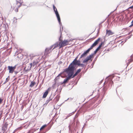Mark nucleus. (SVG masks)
<instances>
[{
  "mask_svg": "<svg viewBox=\"0 0 133 133\" xmlns=\"http://www.w3.org/2000/svg\"><path fill=\"white\" fill-rule=\"evenodd\" d=\"M114 77V74H112L109 75L108 76L106 77L105 79V81L104 83V84L105 83L107 84L108 86H105L103 87L102 89L103 91H106L107 90L108 86H110L112 87L113 86V82L112 81L113 78Z\"/></svg>",
  "mask_w": 133,
  "mask_h": 133,
  "instance_id": "1",
  "label": "nucleus"
},
{
  "mask_svg": "<svg viewBox=\"0 0 133 133\" xmlns=\"http://www.w3.org/2000/svg\"><path fill=\"white\" fill-rule=\"evenodd\" d=\"M75 70L74 67L72 66L71 67L68 66V68L64 69L63 72H65L68 74V77H67L66 78L68 81L75 77H73Z\"/></svg>",
  "mask_w": 133,
  "mask_h": 133,
  "instance_id": "2",
  "label": "nucleus"
},
{
  "mask_svg": "<svg viewBox=\"0 0 133 133\" xmlns=\"http://www.w3.org/2000/svg\"><path fill=\"white\" fill-rule=\"evenodd\" d=\"M75 70L74 67L72 66L71 67L68 66V68L64 69L63 72H65L68 74V77H67L66 78L68 81L75 77H73Z\"/></svg>",
  "mask_w": 133,
  "mask_h": 133,
  "instance_id": "3",
  "label": "nucleus"
},
{
  "mask_svg": "<svg viewBox=\"0 0 133 133\" xmlns=\"http://www.w3.org/2000/svg\"><path fill=\"white\" fill-rule=\"evenodd\" d=\"M60 31L61 32V35L59 38V42L58 43L59 48L66 45V43L68 42V41L67 40H65L63 41H62V38H61L62 33L61 32V31Z\"/></svg>",
  "mask_w": 133,
  "mask_h": 133,
  "instance_id": "4",
  "label": "nucleus"
},
{
  "mask_svg": "<svg viewBox=\"0 0 133 133\" xmlns=\"http://www.w3.org/2000/svg\"><path fill=\"white\" fill-rule=\"evenodd\" d=\"M16 67V65H15L14 66H8L7 67V70L9 71V73L12 74L14 71Z\"/></svg>",
  "mask_w": 133,
  "mask_h": 133,
  "instance_id": "5",
  "label": "nucleus"
},
{
  "mask_svg": "<svg viewBox=\"0 0 133 133\" xmlns=\"http://www.w3.org/2000/svg\"><path fill=\"white\" fill-rule=\"evenodd\" d=\"M54 12L55 13V14L56 15V16L57 18V20L58 21V22L60 25V31H61V25H62V24L61 22V18H60L59 15V14L58 12V11H56L55 12Z\"/></svg>",
  "mask_w": 133,
  "mask_h": 133,
  "instance_id": "6",
  "label": "nucleus"
},
{
  "mask_svg": "<svg viewBox=\"0 0 133 133\" xmlns=\"http://www.w3.org/2000/svg\"><path fill=\"white\" fill-rule=\"evenodd\" d=\"M130 58L126 60L127 66H128L131 62L133 61V54L130 56Z\"/></svg>",
  "mask_w": 133,
  "mask_h": 133,
  "instance_id": "7",
  "label": "nucleus"
},
{
  "mask_svg": "<svg viewBox=\"0 0 133 133\" xmlns=\"http://www.w3.org/2000/svg\"><path fill=\"white\" fill-rule=\"evenodd\" d=\"M81 60L80 59H78V60H77V61H76V62L72 64V65L71 66H73L75 70H76V68H75L76 66V65H78L79 64H80L81 63Z\"/></svg>",
  "mask_w": 133,
  "mask_h": 133,
  "instance_id": "8",
  "label": "nucleus"
},
{
  "mask_svg": "<svg viewBox=\"0 0 133 133\" xmlns=\"http://www.w3.org/2000/svg\"><path fill=\"white\" fill-rule=\"evenodd\" d=\"M104 41L102 42L101 43H100L98 46L96 50L94 51V54H96L97 51H98L101 48V47H102V45L103 44H104Z\"/></svg>",
  "mask_w": 133,
  "mask_h": 133,
  "instance_id": "9",
  "label": "nucleus"
},
{
  "mask_svg": "<svg viewBox=\"0 0 133 133\" xmlns=\"http://www.w3.org/2000/svg\"><path fill=\"white\" fill-rule=\"evenodd\" d=\"M114 34V33L112 32L111 30L108 29L106 30V35H107V36H108L110 35H112Z\"/></svg>",
  "mask_w": 133,
  "mask_h": 133,
  "instance_id": "10",
  "label": "nucleus"
},
{
  "mask_svg": "<svg viewBox=\"0 0 133 133\" xmlns=\"http://www.w3.org/2000/svg\"><path fill=\"white\" fill-rule=\"evenodd\" d=\"M88 53L85 50L84 51L83 53L81 55L79 59L83 58L85 57L88 55Z\"/></svg>",
  "mask_w": 133,
  "mask_h": 133,
  "instance_id": "11",
  "label": "nucleus"
},
{
  "mask_svg": "<svg viewBox=\"0 0 133 133\" xmlns=\"http://www.w3.org/2000/svg\"><path fill=\"white\" fill-rule=\"evenodd\" d=\"M49 49V48H46L44 53L45 55H47L51 52V50L50 49Z\"/></svg>",
  "mask_w": 133,
  "mask_h": 133,
  "instance_id": "12",
  "label": "nucleus"
},
{
  "mask_svg": "<svg viewBox=\"0 0 133 133\" xmlns=\"http://www.w3.org/2000/svg\"><path fill=\"white\" fill-rule=\"evenodd\" d=\"M80 54V53H79V54L75 58V59L73 60V61L70 64L69 66L70 67H71L70 66L72 65V64H73L74 63L76 62V61H77V59L78 58V57Z\"/></svg>",
  "mask_w": 133,
  "mask_h": 133,
  "instance_id": "13",
  "label": "nucleus"
},
{
  "mask_svg": "<svg viewBox=\"0 0 133 133\" xmlns=\"http://www.w3.org/2000/svg\"><path fill=\"white\" fill-rule=\"evenodd\" d=\"M48 90H47L45 91L44 92L43 94L42 98H45L47 96V95L48 94Z\"/></svg>",
  "mask_w": 133,
  "mask_h": 133,
  "instance_id": "14",
  "label": "nucleus"
},
{
  "mask_svg": "<svg viewBox=\"0 0 133 133\" xmlns=\"http://www.w3.org/2000/svg\"><path fill=\"white\" fill-rule=\"evenodd\" d=\"M81 71V69H77L75 73L74 74L73 77H75L77 76Z\"/></svg>",
  "mask_w": 133,
  "mask_h": 133,
  "instance_id": "15",
  "label": "nucleus"
},
{
  "mask_svg": "<svg viewBox=\"0 0 133 133\" xmlns=\"http://www.w3.org/2000/svg\"><path fill=\"white\" fill-rule=\"evenodd\" d=\"M21 0H16L17 4L18 3L20 4V5L18 6V8L20 7L22 5V2H21Z\"/></svg>",
  "mask_w": 133,
  "mask_h": 133,
  "instance_id": "16",
  "label": "nucleus"
},
{
  "mask_svg": "<svg viewBox=\"0 0 133 133\" xmlns=\"http://www.w3.org/2000/svg\"><path fill=\"white\" fill-rule=\"evenodd\" d=\"M95 54H94V52L92 54H91L89 56H88L87 57V58L89 60H90L91 59V58H93L94 57L93 55H95Z\"/></svg>",
  "mask_w": 133,
  "mask_h": 133,
  "instance_id": "17",
  "label": "nucleus"
},
{
  "mask_svg": "<svg viewBox=\"0 0 133 133\" xmlns=\"http://www.w3.org/2000/svg\"><path fill=\"white\" fill-rule=\"evenodd\" d=\"M92 105V104L91 103L88 104H86L83 106V108H89L90 106Z\"/></svg>",
  "mask_w": 133,
  "mask_h": 133,
  "instance_id": "18",
  "label": "nucleus"
},
{
  "mask_svg": "<svg viewBox=\"0 0 133 133\" xmlns=\"http://www.w3.org/2000/svg\"><path fill=\"white\" fill-rule=\"evenodd\" d=\"M60 97V96L58 94L57 95V96L55 97V98L54 100H56L55 101L56 102V103L59 101Z\"/></svg>",
  "mask_w": 133,
  "mask_h": 133,
  "instance_id": "19",
  "label": "nucleus"
},
{
  "mask_svg": "<svg viewBox=\"0 0 133 133\" xmlns=\"http://www.w3.org/2000/svg\"><path fill=\"white\" fill-rule=\"evenodd\" d=\"M53 45V48L52 49H54L56 48L57 47H58L59 46L58 44V42H56L55 44Z\"/></svg>",
  "mask_w": 133,
  "mask_h": 133,
  "instance_id": "20",
  "label": "nucleus"
},
{
  "mask_svg": "<svg viewBox=\"0 0 133 133\" xmlns=\"http://www.w3.org/2000/svg\"><path fill=\"white\" fill-rule=\"evenodd\" d=\"M51 96H50L49 97V99L46 101L44 105H46L47 104L50 102V101L52 99V98H51Z\"/></svg>",
  "mask_w": 133,
  "mask_h": 133,
  "instance_id": "21",
  "label": "nucleus"
},
{
  "mask_svg": "<svg viewBox=\"0 0 133 133\" xmlns=\"http://www.w3.org/2000/svg\"><path fill=\"white\" fill-rule=\"evenodd\" d=\"M97 56L94 59L92 63L91 64V65L92 66V67H91V68H92L93 67V65H94L95 61H96V60L97 59Z\"/></svg>",
  "mask_w": 133,
  "mask_h": 133,
  "instance_id": "22",
  "label": "nucleus"
},
{
  "mask_svg": "<svg viewBox=\"0 0 133 133\" xmlns=\"http://www.w3.org/2000/svg\"><path fill=\"white\" fill-rule=\"evenodd\" d=\"M35 83V82H34L33 81H31V82L29 86L31 87H32L34 86Z\"/></svg>",
  "mask_w": 133,
  "mask_h": 133,
  "instance_id": "23",
  "label": "nucleus"
},
{
  "mask_svg": "<svg viewBox=\"0 0 133 133\" xmlns=\"http://www.w3.org/2000/svg\"><path fill=\"white\" fill-rule=\"evenodd\" d=\"M89 60L86 57L83 61V63H87L88 62Z\"/></svg>",
  "mask_w": 133,
  "mask_h": 133,
  "instance_id": "24",
  "label": "nucleus"
},
{
  "mask_svg": "<svg viewBox=\"0 0 133 133\" xmlns=\"http://www.w3.org/2000/svg\"><path fill=\"white\" fill-rule=\"evenodd\" d=\"M132 36V34H131V35H130V36L127 37L126 38V39H125L124 40V43H125V42H126L130 38L131 36Z\"/></svg>",
  "mask_w": 133,
  "mask_h": 133,
  "instance_id": "25",
  "label": "nucleus"
},
{
  "mask_svg": "<svg viewBox=\"0 0 133 133\" xmlns=\"http://www.w3.org/2000/svg\"><path fill=\"white\" fill-rule=\"evenodd\" d=\"M69 81L66 78L65 79H64L63 81V83H64V84H65L66 83L68 82Z\"/></svg>",
  "mask_w": 133,
  "mask_h": 133,
  "instance_id": "26",
  "label": "nucleus"
},
{
  "mask_svg": "<svg viewBox=\"0 0 133 133\" xmlns=\"http://www.w3.org/2000/svg\"><path fill=\"white\" fill-rule=\"evenodd\" d=\"M46 124H45L43 126H42L40 128V130H41L42 129H44L45 128L46 126Z\"/></svg>",
  "mask_w": 133,
  "mask_h": 133,
  "instance_id": "27",
  "label": "nucleus"
},
{
  "mask_svg": "<svg viewBox=\"0 0 133 133\" xmlns=\"http://www.w3.org/2000/svg\"><path fill=\"white\" fill-rule=\"evenodd\" d=\"M97 44L95 42L91 45V46L93 48L96 46Z\"/></svg>",
  "mask_w": 133,
  "mask_h": 133,
  "instance_id": "28",
  "label": "nucleus"
},
{
  "mask_svg": "<svg viewBox=\"0 0 133 133\" xmlns=\"http://www.w3.org/2000/svg\"><path fill=\"white\" fill-rule=\"evenodd\" d=\"M85 65L83 63H80L78 65L79 66H81L83 68L85 66Z\"/></svg>",
  "mask_w": 133,
  "mask_h": 133,
  "instance_id": "29",
  "label": "nucleus"
},
{
  "mask_svg": "<svg viewBox=\"0 0 133 133\" xmlns=\"http://www.w3.org/2000/svg\"><path fill=\"white\" fill-rule=\"evenodd\" d=\"M105 91H104L103 90L102 93H103V96L102 97V98L101 99V101H99L100 102L99 103H100L101 102V101L102 100V99H103V97L104 96V95H105Z\"/></svg>",
  "mask_w": 133,
  "mask_h": 133,
  "instance_id": "30",
  "label": "nucleus"
},
{
  "mask_svg": "<svg viewBox=\"0 0 133 133\" xmlns=\"http://www.w3.org/2000/svg\"><path fill=\"white\" fill-rule=\"evenodd\" d=\"M38 63L37 62L36 60L35 61H34L33 62V66H35Z\"/></svg>",
  "mask_w": 133,
  "mask_h": 133,
  "instance_id": "31",
  "label": "nucleus"
},
{
  "mask_svg": "<svg viewBox=\"0 0 133 133\" xmlns=\"http://www.w3.org/2000/svg\"><path fill=\"white\" fill-rule=\"evenodd\" d=\"M93 48L91 46L90 48H88L87 50L86 51L89 53L90 50L92 49Z\"/></svg>",
  "mask_w": 133,
  "mask_h": 133,
  "instance_id": "32",
  "label": "nucleus"
},
{
  "mask_svg": "<svg viewBox=\"0 0 133 133\" xmlns=\"http://www.w3.org/2000/svg\"><path fill=\"white\" fill-rule=\"evenodd\" d=\"M53 9L54 12L57 11V8L54 5H53Z\"/></svg>",
  "mask_w": 133,
  "mask_h": 133,
  "instance_id": "33",
  "label": "nucleus"
},
{
  "mask_svg": "<svg viewBox=\"0 0 133 133\" xmlns=\"http://www.w3.org/2000/svg\"><path fill=\"white\" fill-rule=\"evenodd\" d=\"M3 98L0 97V105L3 103Z\"/></svg>",
  "mask_w": 133,
  "mask_h": 133,
  "instance_id": "34",
  "label": "nucleus"
},
{
  "mask_svg": "<svg viewBox=\"0 0 133 133\" xmlns=\"http://www.w3.org/2000/svg\"><path fill=\"white\" fill-rule=\"evenodd\" d=\"M100 38H98V39L96 40L95 41L98 44V43L100 41Z\"/></svg>",
  "mask_w": 133,
  "mask_h": 133,
  "instance_id": "35",
  "label": "nucleus"
},
{
  "mask_svg": "<svg viewBox=\"0 0 133 133\" xmlns=\"http://www.w3.org/2000/svg\"><path fill=\"white\" fill-rule=\"evenodd\" d=\"M100 38H98V39L96 40L95 41L98 44V43L100 41Z\"/></svg>",
  "mask_w": 133,
  "mask_h": 133,
  "instance_id": "36",
  "label": "nucleus"
},
{
  "mask_svg": "<svg viewBox=\"0 0 133 133\" xmlns=\"http://www.w3.org/2000/svg\"><path fill=\"white\" fill-rule=\"evenodd\" d=\"M19 72V70H14V74H15V75H16Z\"/></svg>",
  "mask_w": 133,
  "mask_h": 133,
  "instance_id": "37",
  "label": "nucleus"
},
{
  "mask_svg": "<svg viewBox=\"0 0 133 133\" xmlns=\"http://www.w3.org/2000/svg\"><path fill=\"white\" fill-rule=\"evenodd\" d=\"M59 77H58V76H57L55 79H54V81L55 82V84L56 83V81L58 79H59Z\"/></svg>",
  "mask_w": 133,
  "mask_h": 133,
  "instance_id": "38",
  "label": "nucleus"
},
{
  "mask_svg": "<svg viewBox=\"0 0 133 133\" xmlns=\"http://www.w3.org/2000/svg\"><path fill=\"white\" fill-rule=\"evenodd\" d=\"M14 20L13 21V22L14 23H16L17 22L16 20L17 19L16 18V17H14Z\"/></svg>",
  "mask_w": 133,
  "mask_h": 133,
  "instance_id": "39",
  "label": "nucleus"
},
{
  "mask_svg": "<svg viewBox=\"0 0 133 133\" xmlns=\"http://www.w3.org/2000/svg\"><path fill=\"white\" fill-rule=\"evenodd\" d=\"M8 78H6V80L5 82L3 83V84H5L9 80L8 79Z\"/></svg>",
  "mask_w": 133,
  "mask_h": 133,
  "instance_id": "40",
  "label": "nucleus"
},
{
  "mask_svg": "<svg viewBox=\"0 0 133 133\" xmlns=\"http://www.w3.org/2000/svg\"><path fill=\"white\" fill-rule=\"evenodd\" d=\"M78 115H79V114H78V113H77L76 114V115L75 117L74 118V120L75 119V118L77 117L78 116Z\"/></svg>",
  "mask_w": 133,
  "mask_h": 133,
  "instance_id": "41",
  "label": "nucleus"
},
{
  "mask_svg": "<svg viewBox=\"0 0 133 133\" xmlns=\"http://www.w3.org/2000/svg\"><path fill=\"white\" fill-rule=\"evenodd\" d=\"M64 72H63V71L62 72H61L57 76L58 77H59V76H61V74H62Z\"/></svg>",
  "mask_w": 133,
  "mask_h": 133,
  "instance_id": "42",
  "label": "nucleus"
},
{
  "mask_svg": "<svg viewBox=\"0 0 133 133\" xmlns=\"http://www.w3.org/2000/svg\"><path fill=\"white\" fill-rule=\"evenodd\" d=\"M20 52H19L18 51H16V52L15 53V55H18V54H19V53H20Z\"/></svg>",
  "mask_w": 133,
  "mask_h": 133,
  "instance_id": "43",
  "label": "nucleus"
},
{
  "mask_svg": "<svg viewBox=\"0 0 133 133\" xmlns=\"http://www.w3.org/2000/svg\"><path fill=\"white\" fill-rule=\"evenodd\" d=\"M53 47V45H52L49 48V49H50L51 50V49Z\"/></svg>",
  "mask_w": 133,
  "mask_h": 133,
  "instance_id": "44",
  "label": "nucleus"
},
{
  "mask_svg": "<svg viewBox=\"0 0 133 133\" xmlns=\"http://www.w3.org/2000/svg\"><path fill=\"white\" fill-rule=\"evenodd\" d=\"M34 3H35L34 2H32L31 3H32V4H34ZM30 4H31V3L29 4V6H27V7H29L31 6H32L31 5H30Z\"/></svg>",
  "mask_w": 133,
  "mask_h": 133,
  "instance_id": "45",
  "label": "nucleus"
},
{
  "mask_svg": "<svg viewBox=\"0 0 133 133\" xmlns=\"http://www.w3.org/2000/svg\"><path fill=\"white\" fill-rule=\"evenodd\" d=\"M30 66H31V67H32V66H33V63H31L30 64Z\"/></svg>",
  "mask_w": 133,
  "mask_h": 133,
  "instance_id": "46",
  "label": "nucleus"
},
{
  "mask_svg": "<svg viewBox=\"0 0 133 133\" xmlns=\"http://www.w3.org/2000/svg\"><path fill=\"white\" fill-rule=\"evenodd\" d=\"M101 23L99 24V28H98V31H99V29L100 28V26H101Z\"/></svg>",
  "mask_w": 133,
  "mask_h": 133,
  "instance_id": "47",
  "label": "nucleus"
},
{
  "mask_svg": "<svg viewBox=\"0 0 133 133\" xmlns=\"http://www.w3.org/2000/svg\"><path fill=\"white\" fill-rule=\"evenodd\" d=\"M133 8V5H132V6L130 7L129 8V9H132Z\"/></svg>",
  "mask_w": 133,
  "mask_h": 133,
  "instance_id": "48",
  "label": "nucleus"
},
{
  "mask_svg": "<svg viewBox=\"0 0 133 133\" xmlns=\"http://www.w3.org/2000/svg\"><path fill=\"white\" fill-rule=\"evenodd\" d=\"M15 11L16 12H18V8H17L16 9H15Z\"/></svg>",
  "mask_w": 133,
  "mask_h": 133,
  "instance_id": "49",
  "label": "nucleus"
},
{
  "mask_svg": "<svg viewBox=\"0 0 133 133\" xmlns=\"http://www.w3.org/2000/svg\"><path fill=\"white\" fill-rule=\"evenodd\" d=\"M2 113H1L0 114V120L1 119V118L2 117Z\"/></svg>",
  "mask_w": 133,
  "mask_h": 133,
  "instance_id": "50",
  "label": "nucleus"
},
{
  "mask_svg": "<svg viewBox=\"0 0 133 133\" xmlns=\"http://www.w3.org/2000/svg\"><path fill=\"white\" fill-rule=\"evenodd\" d=\"M44 4V3H42V4H39V5L40 6H42Z\"/></svg>",
  "mask_w": 133,
  "mask_h": 133,
  "instance_id": "51",
  "label": "nucleus"
},
{
  "mask_svg": "<svg viewBox=\"0 0 133 133\" xmlns=\"http://www.w3.org/2000/svg\"><path fill=\"white\" fill-rule=\"evenodd\" d=\"M133 26V23L131 24L129 26V27H131L132 26Z\"/></svg>",
  "mask_w": 133,
  "mask_h": 133,
  "instance_id": "52",
  "label": "nucleus"
},
{
  "mask_svg": "<svg viewBox=\"0 0 133 133\" xmlns=\"http://www.w3.org/2000/svg\"><path fill=\"white\" fill-rule=\"evenodd\" d=\"M64 84V83H63V82H60V84L62 85V84Z\"/></svg>",
  "mask_w": 133,
  "mask_h": 133,
  "instance_id": "53",
  "label": "nucleus"
},
{
  "mask_svg": "<svg viewBox=\"0 0 133 133\" xmlns=\"http://www.w3.org/2000/svg\"><path fill=\"white\" fill-rule=\"evenodd\" d=\"M124 41H122L121 42V43L122 44V45H123V43H124Z\"/></svg>",
  "mask_w": 133,
  "mask_h": 133,
  "instance_id": "54",
  "label": "nucleus"
},
{
  "mask_svg": "<svg viewBox=\"0 0 133 133\" xmlns=\"http://www.w3.org/2000/svg\"><path fill=\"white\" fill-rule=\"evenodd\" d=\"M68 128H69V130H70V131H71V128H70V125H69V126H68Z\"/></svg>",
  "mask_w": 133,
  "mask_h": 133,
  "instance_id": "55",
  "label": "nucleus"
},
{
  "mask_svg": "<svg viewBox=\"0 0 133 133\" xmlns=\"http://www.w3.org/2000/svg\"><path fill=\"white\" fill-rule=\"evenodd\" d=\"M132 33V32L130 31V32H129L128 34H127V35H130L131 34V33Z\"/></svg>",
  "mask_w": 133,
  "mask_h": 133,
  "instance_id": "56",
  "label": "nucleus"
},
{
  "mask_svg": "<svg viewBox=\"0 0 133 133\" xmlns=\"http://www.w3.org/2000/svg\"><path fill=\"white\" fill-rule=\"evenodd\" d=\"M51 127H49L48 128L47 130V131H48V130H50L51 128Z\"/></svg>",
  "mask_w": 133,
  "mask_h": 133,
  "instance_id": "57",
  "label": "nucleus"
},
{
  "mask_svg": "<svg viewBox=\"0 0 133 133\" xmlns=\"http://www.w3.org/2000/svg\"><path fill=\"white\" fill-rule=\"evenodd\" d=\"M88 117H89L88 118V120H89L91 117H90V116H88Z\"/></svg>",
  "mask_w": 133,
  "mask_h": 133,
  "instance_id": "58",
  "label": "nucleus"
},
{
  "mask_svg": "<svg viewBox=\"0 0 133 133\" xmlns=\"http://www.w3.org/2000/svg\"><path fill=\"white\" fill-rule=\"evenodd\" d=\"M7 124H5L4 125V126L6 128L7 126Z\"/></svg>",
  "mask_w": 133,
  "mask_h": 133,
  "instance_id": "59",
  "label": "nucleus"
},
{
  "mask_svg": "<svg viewBox=\"0 0 133 133\" xmlns=\"http://www.w3.org/2000/svg\"><path fill=\"white\" fill-rule=\"evenodd\" d=\"M105 20H106V19H105V20H104V21H102V22H101V24H102V23H103V22H104V21Z\"/></svg>",
  "mask_w": 133,
  "mask_h": 133,
  "instance_id": "60",
  "label": "nucleus"
},
{
  "mask_svg": "<svg viewBox=\"0 0 133 133\" xmlns=\"http://www.w3.org/2000/svg\"><path fill=\"white\" fill-rule=\"evenodd\" d=\"M84 127V125L83 127L82 128V132H81V133H82V132H83V129Z\"/></svg>",
  "mask_w": 133,
  "mask_h": 133,
  "instance_id": "61",
  "label": "nucleus"
},
{
  "mask_svg": "<svg viewBox=\"0 0 133 133\" xmlns=\"http://www.w3.org/2000/svg\"><path fill=\"white\" fill-rule=\"evenodd\" d=\"M103 80H101V81H100V84L102 82H103Z\"/></svg>",
  "mask_w": 133,
  "mask_h": 133,
  "instance_id": "62",
  "label": "nucleus"
},
{
  "mask_svg": "<svg viewBox=\"0 0 133 133\" xmlns=\"http://www.w3.org/2000/svg\"><path fill=\"white\" fill-rule=\"evenodd\" d=\"M70 98H68V99H67L66 100H65V101H67V100H69V99H70Z\"/></svg>",
  "mask_w": 133,
  "mask_h": 133,
  "instance_id": "63",
  "label": "nucleus"
},
{
  "mask_svg": "<svg viewBox=\"0 0 133 133\" xmlns=\"http://www.w3.org/2000/svg\"><path fill=\"white\" fill-rule=\"evenodd\" d=\"M9 78H10L9 76H8V77L6 78H8V79L9 80Z\"/></svg>",
  "mask_w": 133,
  "mask_h": 133,
  "instance_id": "64",
  "label": "nucleus"
}]
</instances>
